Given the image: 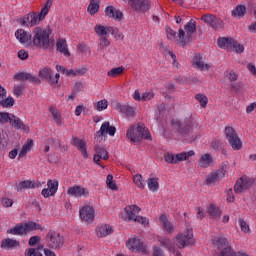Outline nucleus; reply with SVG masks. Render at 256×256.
Instances as JSON below:
<instances>
[{
    "mask_svg": "<svg viewBox=\"0 0 256 256\" xmlns=\"http://www.w3.org/2000/svg\"><path fill=\"white\" fill-rule=\"evenodd\" d=\"M173 127L184 141H195V133L199 131V124L191 116L173 122Z\"/></svg>",
    "mask_w": 256,
    "mask_h": 256,
    "instance_id": "f257e3e1",
    "label": "nucleus"
},
{
    "mask_svg": "<svg viewBox=\"0 0 256 256\" xmlns=\"http://www.w3.org/2000/svg\"><path fill=\"white\" fill-rule=\"evenodd\" d=\"M32 35V43L35 47H39L40 49H49L51 29L47 30L38 26L33 29Z\"/></svg>",
    "mask_w": 256,
    "mask_h": 256,
    "instance_id": "f03ea898",
    "label": "nucleus"
},
{
    "mask_svg": "<svg viewBox=\"0 0 256 256\" xmlns=\"http://www.w3.org/2000/svg\"><path fill=\"white\" fill-rule=\"evenodd\" d=\"M197 31V21L191 19L183 28L178 31V39L181 47H186L188 43L193 41V34Z\"/></svg>",
    "mask_w": 256,
    "mask_h": 256,
    "instance_id": "7ed1b4c3",
    "label": "nucleus"
},
{
    "mask_svg": "<svg viewBox=\"0 0 256 256\" xmlns=\"http://www.w3.org/2000/svg\"><path fill=\"white\" fill-rule=\"evenodd\" d=\"M213 245L219 251L215 256H237V253L231 247V242L223 235L215 237L213 239Z\"/></svg>",
    "mask_w": 256,
    "mask_h": 256,
    "instance_id": "20e7f679",
    "label": "nucleus"
},
{
    "mask_svg": "<svg viewBox=\"0 0 256 256\" xmlns=\"http://www.w3.org/2000/svg\"><path fill=\"white\" fill-rule=\"evenodd\" d=\"M192 245H195L193 228L190 225H186V229L176 236V246L178 249H185V247H192Z\"/></svg>",
    "mask_w": 256,
    "mask_h": 256,
    "instance_id": "39448f33",
    "label": "nucleus"
},
{
    "mask_svg": "<svg viewBox=\"0 0 256 256\" xmlns=\"http://www.w3.org/2000/svg\"><path fill=\"white\" fill-rule=\"evenodd\" d=\"M136 133L138 135H135V126H130L127 130V137L132 141L133 143H139L142 139H151V133L149 132V129L145 128V125L138 124L136 127Z\"/></svg>",
    "mask_w": 256,
    "mask_h": 256,
    "instance_id": "423d86ee",
    "label": "nucleus"
},
{
    "mask_svg": "<svg viewBox=\"0 0 256 256\" xmlns=\"http://www.w3.org/2000/svg\"><path fill=\"white\" fill-rule=\"evenodd\" d=\"M115 133H117V128H115V126H111L109 122H104L99 131L95 133L94 139L97 143H103L107 135H110V137H115Z\"/></svg>",
    "mask_w": 256,
    "mask_h": 256,
    "instance_id": "0eeeda50",
    "label": "nucleus"
},
{
    "mask_svg": "<svg viewBox=\"0 0 256 256\" xmlns=\"http://www.w3.org/2000/svg\"><path fill=\"white\" fill-rule=\"evenodd\" d=\"M46 243L49 249H61L65 243V238L55 230H49L46 234Z\"/></svg>",
    "mask_w": 256,
    "mask_h": 256,
    "instance_id": "6e6552de",
    "label": "nucleus"
},
{
    "mask_svg": "<svg viewBox=\"0 0 256 256\" xmlns=\"http://www.w3.org/2000/svg\"><path fill=\"white\" fill-rule=\"evenodd\" d=\"M126 217L129 221H135V223H140L141 225H149L147 218L143 216H137L141 212V208L137 205H129L125 207Z\"/></svg>",
    "mask_w": 256,
    "mask_h": 256,
    "instance_id": "1a4fd4ad",
    "label": "nucleus"
},
{
    "mask_svg": "<svg viewBox=\"0 0 256 256\" xmlns=\"http://www.w3.org/2000/svg\"><path fill=\"white\" fill-rule=\"evenodd\" d=\"M126 247L133 253H135L137 251L139 253H143V255H147V253H149V248L147 247V245L143 244V242L139 238L129 239L126 242Z\"/></svg>",
    "mask_w": 256,
    "mask_h": 256,
    "instance_id": "9d476101",
    "label": "nucleus"
},
{
    "mask_svg": "<svg viewBox=\"0 0 256 256\" xmlns=\"http://www.w3.org/2000/svg\"><path fill=\"white\" fill-rule=\"evenodd\" d=\"M255 184V179L242 176L240 179H238L234 185V191L235 193H243V191H248V189H251L253 185Z\"/></svg>",
    "mask_w": 256,
    "mask_h": 256,
    "instance_id": "9b49d317",
    "label": "nucleus"
},
{
    "mask_svg": "<svg viewBox=\"0 0 256 256\" xmlns=\"http://www.w3.org/2000/svg\"><path fill=\"white\" fill-rule=\"evenodd\" d=\"M95 155L93 158L94 163L96 165H101V159L103 161H107L109 159V152L105 149V146L101 144V142H97L94 147Z\"/></svg>",
    "mask_w": 256,
    "mask_h": 256,
    "instance_id": "f8f14e48",
    "label": "nucleus"
},
{
    "mask_svg": "<svg viewBox=\"0 0 256 256\" xmlns=\"http://www.w3.org/2000/svg\"><path fill=\"white\" fill-rule=\"evenodd\" d=\"M201 20L216 31L223 29V20L215 15L205 14L201 17Z\"/></svg>",
    "mask_w": 256,
    "mask_h": 256,
    "instance_id": "ddd939ff",
    "label": "nucleus"
},
{
    "mask_svg": "<svg viewBox=\"0 0 256 256\" xmlns=\"http://www.w3.org/2000/svg\"><path fill=\"white\" fill-rule=\"evenodd\" d=\"M80 219L84 223H93L95 221V210L91 206H84L79 211Z\"/></svg>",
    "mask_w": 256,
    "mask_h": 256,
    "instance_id": "4468645a",
    "label": "nucleus"
},
{
    "mask_svg": "<svg viewBox=\"0 0 256 256\" xmlns=\"http://www.w3.org/2000/svg\"><path fill=\"white\" fill-rule=\"evenodd\" d=\"M67 195L76 198L89 197V190H87L83 186L75 185L68 188Z\"/></svg>",
    "mask_w": 256,
    "mask_h": 256,
    "instance_id": "2eb2a0df",
    "label": "nucleus"
},
{
    "mask_svg": "<svg viewBox=\"0 0 256 256\" xmlns=\"http://www.w3.org/2000/svg\"><path fill=\"white\" fill-rule=\"evenodd\" d=\"M94 31L98 37H107L108 33H111V35L118 33L117 27L103 25H96Z\"/></svg>",
    "mask_w": 256,
    "mask_h": 256,
    "instance_id": "dca6fc26",
    "label": "nucleus"
},
{
    "mask_svg": "<svg viewBox=\"0 0 256 256\" xmlns=\"http://www.w3.org/2000/svg\"><path fill=\"white\" fill-rule=\"evenodd\" d=\"M45 17H47V9H42L40 13H30V22L27 24V27H35V25H39Z\"/></svg>",
    "mask_w": 256,
    "mask_h": 256,
    "instance_id": "f3484780",
    "label": "nucleus"
},
{
    "mask_svg": "<svg viewBox=\"0 0 256 256\" xmlns=\"http://www.w3.org/2000/svg\"><path fill=\"white\" fill-rule=\"evenodd\" d=\"M15 37L22 45H31V43H33V35L23 29H18L15 32Z\"/></svg>",
    "mask_w": 256,
    "mask_h": 256,
    "instance_id": "a211bd4d",
    "label": "nucleus"
},
{
    "mask_svg": "<svg viewBox=\"0 0 256 256\" xmlns=\"http://www.w3.org/2000/svg\"><path fill=\"white\" fill-rule=\"evenodd\" d=\"M9 123L11 127H13L14 129H17L18 131H23V133H26V134L29 133V126L25 125V123H23V120L15 116V114H13V117H10Z\"/></svg>",
    "mask_w": 256,
    "mask_h": 256,
    "instance_id": "6ab92c4d",
    "label": "nucleus"
},
{
    "mask_svg": "<svg viewBox=\"0 0 256 256\" xmlns=\"http://www.w3.org/2000/svg\"><path fill=\"white\" fill-rule=\"evenodd\" d=\"M132 9L139 11L140 13H145L151 9V1L149 0H135L131 4Z\"/></svg>",
    "mask_w": 256,
    "mask_h": 256,
    "instance_id": "aec40b11",
    "label": "nucleus"
},
{
    "mask_svg": "<svg viewBox=\"0 0 256 256\" xmlns=\"http://www.w3.org/2000/svg\"><path fill=\"white\" fill-rule=\"evenodd\" d=\"M105 14L106 17H109V19H114L115 21H121V19H123V12L113 6H107L105 8Z\"/></svg>",
    "mask_w": 256,
    "mask_h": 256,
    "instance_id": "412c9836",
    "label": "nucleus"
},
{
    "mask_svg": "<svg viewBox=\"0 0 256 256\" xmlns=\"http://www.w3.org/2000/svg\"><path fill=\"white\" fill-rule=\"evenodd\" d=\"M192 65L193 67H195V69H200V71H209L211 67L209 64H205V62L203 61V56L201 54H196L194 56Z\"/></svg>",
    "mask_w": 256,
    "mask_h": 256,
    "instance_id": "4be33fe9",
    "label": "nucleus"
},
{
    "mask_svg": "<svg viewBox=\"0 0 256 256\" xmlns=\"http://www.w3.org/2000/svg\"><path fill=\"white\" fill-rule=\"evenodd\" d=\"M15 81H29L30 83H41V80L30 73L20 72L14 75Z\"/></svg>",
    "mask_w": 256,
    "mask_h": 256,
    "instance_id": "5701e85b",
    "label": "nucleus"
},
{
    "mask_svg": "<svg viewBox=\"0 0 256 256\" xmlns=\"http://www.w3.org/2000/svg\"><path fill=\"white\" fill-rule=\"evenodd\" d=\"M56 51H59L64 57H71V52L67 48V40L59 38L56 42Z\"/></svg>",
    "mask_w": 256,
    "mask_h": 256,
    "instance_id": "b1692460",
    "label": "nucleus"
},
{
    "mask_svg": "<svg viewBox=\"0 0 256 256\" xmlns=\"http://www.w3.org/2000/svg\"><path fill=\"white\" fill-rule=\"evenodd\" d=\"M116 109L126 115V117H133L135 115V108L127 104L117 103Z\"/></svg>",
    "mask_w": 256,
    "mask_h": 256,
    "instance_id": "393cba45",
    "label": "nucleus"
},
{
    "mask_svg": "<svg viewBox=\"0 0 256 256\" xmlns=\"http://www.w3.org/2000/svg\"><path fill=\"white\" fill-rule=\"evenodd\" d=\"M113 233V228L109 224H101L96 228L97 237H107Z\"/></svg>",
    "mask_w": 256,
    "mask_h": 256,
    "instance_id": "a878e982",
    "label": "nucleus"
},
{
    "mask_svg": "<svg viewBox=\"0 0 256 256\" xmlns=\"http://www.w3.org/2000/svg\"><path fill=\"white\" fill-rule=\"evenodd\" d=\"M49 113H51L53 120L55 121L57 127H61L63 125V117L61 115V111L53 106L49 107Z\"/></svg>",
    "mask_w": 256,
    "mask_h": 256,
    "instance_id": "bb28decb",
    "label": "nucleus"
},
{
    "mask_svg": "<svg viewBox=\"0 0 256 256\" xmlns=\"http://www.w3.org/2000/svg\"><path fill=\"white\" fill-rule=\"evenodd\" d=\"M21 243L15 239L6 238L2 240L1 242V248L2 249H17V247H20Z\"/></svg>",
    "mask_w": 256,
    "mask_h": 256,
    "instance_id": "cd10ccee",
    "label": "nucleus"
},
{
    "mask_svg": "<svg viewBox=\"0 0 256 256\" xmlns=\"http://www.w3.org/2000/svg\"><path fill=\"white\" fill-rule=\"evenodd\" d=\"M220 179H223V174H219L217 171L211 172L207 175L206 185H217Z\"/></svg>",
    "mask_w": 256,
    "mask_h": 256,
    "instance_id": "c85d7f7f",
    "label": "nucleus"
},
{
    "mask_svg": "<svg viewBox=\"0 0 256 256\" xmlns=\"http://www.w3.org/2000/svg\"><path fill=\"white\" fill-rule=\"evenodd\" d=\"M39 77L51 85V81H53V71H51V68H42L39 71Z\"/></svg>",
    "mask_w": 256,
    "mask_h": 256,
    "instance_id": "c756f323",
    "label": "nucleus"
},
{
    "mask_svg": "<svg viewBox=\"0 0 256 256\" xmlns=\"http://www.w3.org/2000/svg\"><path fill=\"white\" fill-rule=\"evenodd\" d=\"M198 165L199 167H202L204 169H207V167H211V165H213V156L208 153L202 155L198 162Z\"/></svg>",
    "mask_w": 256,
    "mask_h": 256,
    "instance_id": "7c9ffc66",
    "label": "nucleus"
},
{
    "mask_svg": "<svg viewBox=\"0 0 256 256\" xmlns=\"http://www.w3.org/2000/svg\"><path fill=\"white\" fill-rule=\"evenodd\" d=\"M7 233L9 235H27L25 223L17 224L14 228L8 229Z\"/></svg>",
    "mask_w": 256,
    "mask_h": 256,
    "instance_id": "2f4dec72",
    "label": "nucleus"
},
{
    "mask_svg": "<svg viewBox=\"0 0 256 256\" xmlns=\"http://www.w3.org/2000/svg\"><path fill=\"white\" fill-rule=\"evenodd\" d=\"M15 189L18 192L23 191V189H35V182L30 180H24L15 185Z\"/></svg>",
    "mask_w": 256,
    "mask_h": 256,
    "instance_id": "473e14b6",
    "label": "nucleus"
},
{
    "mask_svg": "<svg viewBox=\"0 0 256 256\" xmlns=\"http://www.w3.org/2000/svg\"><path fill=\"white\" fill-rule=\"evenodd\" d=\"M233 41H235L233 38H218L217 45L220 49H231Z\"/></svg>",
    "mask_w": 256,
    "mask_h": 256,
    "instance_id": "72a5a7b5",
    "label": "nucleus"
},
{
    "mask_svg": "<svg viewBox=\"0 0 256 256\" xmlns=\"http://www.w3.org/2000/svg\"><path fill=\"white\" fill-rule=\"evenodd\" d=\"M195 155V151L190 150L188 152H181L175 155L176 158V164L181 163V161H188V159H191Z\"/></svg>",
    "mask_w": 256,
    "mask_h": 256,
    "instance_id": "f704fd0d",
    "label": "nucleus"
},
{
    "mask_svg": "<svg viewBox=\"0 0 256 256\" xmlns=\"http://www.w3.org/2000/svg\"><path fill=\"white\" fill-rule=\"evenodd\" d=\"M228 143L234 151H241V149H243V142H241L239 136H236L233 139L228 140Z\"/></svg>",
    "mask_w": 256,
    "mask_h": 256,
    "instance_id": "c9c22d12",
    "label": "nucleus"
},
{
    "mask_svg": "<svg viewBox=\"0 0 256 256\" xmlns=\"http://www.w3.org/2000/svg\"><path fill=\"white\" fill-rule=\"evenodd\" d=\"M159 221L163 225L165 231H167L168 233H171L173 231V224L169 222V219H167V216L165 214H162L159 217Z\"/></svg>",
    "mask_w": 256,
    "mask_h": 256,
    "instance_id": "e433bc0d",
    "label": "nucleus"
},
{
    "mask_svg": "<svg viewBox=\"0 0 256 256\" xmlns=\"http://www.w3.org/2000/svg\"><path fill=\"white\" fill-rule=\"evenodd\" d=\"M56 69L63 75H67V77H77V72L75 69L67 70V68H65V66H61V65H57Z\"/></svg>",
    "mask_w": 256,
    "mask_h": 256,
    "instance_id": "4c0bfd02",
    "label": "nucleus"
},
{
    "mask_svg": "<svg viewBox=\"0 0 256 256\" xmlns=\"http://www.w3.org/2000/svg\"><path fill=\"white\" fill-rule=\"evenodd\" d=\"M33 147V139H28L26 143L22 146L21 151L19 152V157H25Z\"/></svg>",
    "mask_w": 256,
    "mask_h": 256,
    "instance_id": "58836bf2",
    "label": "nucleus"
},
{
    "mask_svg": "<svg viewBox=\"0 0 256 256\" xmlns=\"http://www.w3.org/2000/svg\"><path fill=\"white\" fill-rule=\"evenodd\" d=\"M148 189L155 193V191H159V178H149L147 180Z\"/></svg>",
    "mask_w": 256,
    "mask_h": 256,
    "instance_id": "ea45409f",
    "label": "nucleus"
},
{
    "mask_svg": "<svg viewBox=\"0 0 256 256\" xmlns=\"http://www.w3.org/2000/svg\"><path fill=\"white\" fill-rule=\"evenodd\" d=\"M13 105H15V99L11 96L0 100V107H3V109H10Z\"/></svg>",
    "mask_w": 256,
    "mask_h": 256,
    "instance_id": "a19ab883",
    "label": "nucleus"
},
{
    "mask_svg": "<svg viewBox=\"0 0 256 256\" xmlns=\"http://www.w3.org/2000/svg\"><path fill=\"white\" fill-rule=\"evenodd\" d=\"M71 145H73V147H76L78 151H80L84 147H87V143L85 142V140L77 138L75 136L72 137Z\"/></svg>",
    "mask_w": 256,
    "mask_h": 256,
    "instance_id": "79ce46f5",
    "label": "nucleus"
},
{
    "mask_svg": "<svg viewBox=\"0 0 256 256\" xmlns=\"http://www.w3.org/2000/svg\"><path fill=\"white\" fill-rule=\"evenodd\" d=\"M159 243L162 247H165V249H168V251H173V253H175V246L173 245V242H171V239L160 238Z\"/></svg>",
    "mask_w": 256,
    "mask_h": 256,
    "instance_id": "37998d69",
    "label": "nucleus"
},
{
    "mask_svg": "<svg viewBox=\"0 0 256 256\" xmlns=\"http://www.w3.org/2000/svg\"><path fill=\"white\" fill-rule=\"evenodd\" d=\"M87 11L88 13H90V15H95V13H99V0H90Z\"/></svg>",
    "mask_w": 256,
    "mask_h": 256,
    "instance_id": "c03bdc74",
    "label": "nucleus"
},
{
    "mask_svg": "<svg viewBox=\"0 0 256 256\" xmlns=\"http://www.w3.org/2000/svg\"><path fill=\"white\" fill-rule=\"evenodd\" d=\"M245 13H247V8L244 5H238L232 11V17H245Z\"/></svg>",
    "mask_w": 256,
    "mask_h": 256,
    "instance_id": "a18cd8bd",
    "label": "nucleus"
},
{
    "mask_svg": "<svg viewBox=\"0 0 256 256\" xmlns=\"http://www.w3.org/2000/svg\"><path fill=\"white\" fill-rule=\"evenodd\" d=\"M48 189L50 190L51 195H55L59 189V181L57 180H48L47 182Z\"/></svg>",
    "mask_w": 256,
    "mask_h": 256,
    "instance_id": "49530a36",
    "label": "nucleus"
},
{
    "mask_svg": "<svg viewBox=\"0 0 256 256\" xmlns=\"http://www.w3.org/2000/svg\"><path fill=\"white\" fill-rule=\"evenodd\" d=\"M24 225L26 227V234L30 233V231H39L41 229V224L32 221L24 223Z\"/></svg>",
    "mask_w": 256,
    "mask_h": 256,
    "instance_id": "de8ad7c7",
    "label": "nucleus"
},
{
    "mask_svg": "<svg viewBox=\"0 0 256 256\" xmlns=\"http://www.w3.org/2000/svg\"><path fill=\"white\" fill-rule=\"evenodd\" d=\"M134 184L138 187V189H145V182L143 180V175L136 174L133 177Z\"/></svg>",
    "mask_w": 256,
    "mask_h": 256,
    "instance_id": "09e8293b",
    "label": "nucleus"
},
{
    "mask_svg": "<svg viewBox=\"0 0 256 256\" xmlns=\"http://www.w3.org/2000/svg\"><path fill=\"white\" fill-rule=\"evenodd\" d=\"M195 99L197 101H199L201 107H203V109H205V107H207V103H209V98H207V96L205 94H196L195 95Z\"/></svg>",
    "mask_w": 256,
    "mask_h": 256,
    "instance_id": "8fccbe9b",
    "label": "nucleus"
},
{
    "mask_svg": "<svg viewBox=\"0 0 256 256\" xmlns=\"http://www.w3.org/2000/svg\"><path fill=\"white\" fill-rule=\"evenodd\" d=\"M123 71H125L123 66L112 68L110 71H108V77H119V75H122Z\"/></svg>",
    "mask_w": 256,
    "mask_h": 256,
    "instance_id": "3c124183",
    "label": "nucleus"
},
{
    "mask_svg": "<svg viewBox=\"0 0 256 256\" xmlns=\"http://www.w3.org/2000/svg\"><path fill=\"white\" fill-rule=\"evenodd\" d=\"M208 213L209 215H211L212 217H220L221 216V209H219L217 206H215L214 204H211L208 207Z\"/></svg>",
    "mask_w": 256,
    "mask_h": 256,
    "instance_id": "603ef678",
    "label": "nucleus"
},
{
    "mask_svg": "<svg viewBox=\"0 0 256 256\" xmlns=\"http://www.w3.org/2000/svg\"><path fill=\"white\" fill-rule=\"evenodd\" d=\"M109 45H111V41H109V38H107V36H102L99 38V49L100 51H103V49H105V47H109Z\"/></svg>",
    "mask_w": 256,
    "mask_h": 256,
    "instance_id": "864d4df0",
    "label": "nucleus"
},
{
    "mask_svg": "<svg viewBox=\"0 0 256 256\" xmlns=\"http://www.w3.org/2000/svg\"><path fill=\"white\" fill-rule=\"evenodd\" d=\"M11 117H13V114L9 112H0V125H3V123H9L11 121Z\"/></svg>",
    "mask_w": 256,
    "mask_h": 256,
    "instance_id": "5fc2aeb1",
    "label": "nucleus"
},
{
    "mask_svg": "<svg viewBox=\"0 0 256 256\" xmlns=\"http://www.w3.org/2000/svg\"><path fill=\"white\" fill-rule=\"evenodd\" d=\"M225 135L227 140L229 141L230 139L237 137V132H235V129L233 127L227 126L225 128Z\"/></svg>",
    "mask_w": 256,
    "mask_h": 256,
    "instance_id": "6e6d98bb",
    "label": "nucleus"
},
{
    "mask_svg": "<svg viewBox=\"0 0 256 256\" xmlns=\"http://www.w3.org/2000/svg\"><path fill=\"white\" fill-rule=\"evenodd\" d=\"M107 107H109V103L105 99L100 100L96 103L97 111H105V109H107Z\"/></svg>",
    "mask_w": 256,
    "mask_h": 256,
    "instance_id": "4d7b16f0",
    "label": "nucleus"
},
{
    "mask_svg": "<svg viewBox=\"0 0 256 256\" xmlns=\"http://www.w3.org/2000/svg\"><path fill=\"white\" fill-rule=\"evenodd\" d=\"M25 91V87L18 85V86H14L13 88V93L15 95V97H17L19 99V97H23V92Z\"/></svg>",
    "mask_w": 256,
    "mask_h": 256,
    "instance_id": "13d9d810",
    "label": "nucleus"
},
{
    "mask_svg": "<svg viewBox=\"0 0 256 256\" xmlns=\"http://www.w3.org/2000/svg\"><path fill=\"white\" fill-rule=\"evenodd\" d=\"M164 159H165L166 163H169L171 165L176 164L175 154H173V153L168 152V153L164 154Z\"/></svg>",
    "mask_w": 256,
    "mask_h": 256,
    "instance_id": "bf43d9fd",
    "label": "nucleus"
},
{
    "mask_svg": "<svg viewBox=\"0 0 256 256\" xmlns=\"http://www.w3.org/2000/svg\"><path fill=\"white\" fill-rule=\"evenodd\" d=\"M231 49H234L236 53H243L245 51V47L235 40L232 43Z\"/></svg>",
    "mask_w": 256,
    "mask_h": 256,
    "instance_id": "052dcab7",
    "label": "nucleus"
},
{
    "mask_svg": "<svg viewBox=\"0 0 256 256\" xmlns=\"http://www.w3.org/2000/svg\"><path fill=\"white\" fill-rule=\"evenodd\" d=\"M238 223H239L240 229H241V231H243V233H249L251 231V228H249V226L247 225V222H245L244 219H239Z\"/></svg>",
    "mask_w": 256,
    "mask_h": 256,
    "instance_id": "680f3d73",
    "label": "nucleus"
},
{
    "mask_svg": "<svg viewBox=\"0 0 256 256\" xmlns=\"http://www.w3.org/2000/svg\"><path fill=\"white\" fill-rule=\"evenodd\" d=\"M227 169H229V162H223L221 164V168L220 170L216 171L219 175H222V179L223 177H225V174L227 173Z\"/></svg>",
    "mask_w": 256,
    "mask_h": 256,
    "instance_id": "e2e57ef3",
    "label": "nucleus"
},
{
    "mask_svg": "<svg viewBox=\"0 0 256 256\" xmlns=\"http://www.w3.org/2000/svg\"><path fill=\"white\" fill-rule=\"evenodd\" d=\"M18 22L20 23V25H22V27H25V26L27 27V25L31 23L30 13L20 18Z\"/></svg>",
    "mask_w": 256,
    "mask_h": 256,
    "instance_id": "0e129e2a",
    "label": "nucleus"
},
{
    "mask_svg": "<svg viewBox=\"0 0 256 256\" xmlns=\"http://www.w3.org/2000/svg\"><path fill=\"white\" fill-rule=\"evenodd\" d=\"M166 35L170 41H173V39H175V37H177V32H175L173 29H171V27H166Z\"/></svg>",
    "mask_w": 256,
    "mask_h": 256,
    "instance_id": "69168bd1",
    "label": "nucleus"
},
{
    "mask_svg": "<svg viewBox=\"0 0 256 256\" xmlns=\"http://www.w3.org/2000/svg\"><path fill=\"white\" fill-rule=\"evenodd\" d=\"M152 256H165V252L159 246H154Z\"/></svg>",
    "mask_w": 256,
    "mask_h": 256,
    "instance_id": "338daca9",
    "label": "nucleus"
},
{
    "mask_svg": "<svg viewBox=\"0 0 256 256\" xmlns=\"http://www.w3.org/2000/svg\"><path fill=\"white\" fill-rule=\"evenodd\" d=\"M1 203L3 207H13V199L11 198H2Z\"/></svg>",
    "mask_w": 256,
    "mask_h": 256,
    "instance_id": "774afa93",
    "label": "nucleus"
}]
</instances>
